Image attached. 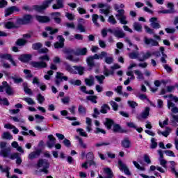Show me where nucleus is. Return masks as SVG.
Here are the masks:
<instances>
[{
  "instance_id": "20e7f679",
  "label": "nucleus",
  "mask_w": 178,
  "mask_h": 178,
  "mask_svg": "<svg viewBox=\"0 0 178 178\" xmlns=\"http://www.w3.org/2000/svg\"><path fill=\"white\" fill-rule=\"evenodd\" d=\"M52 2H54V0H46L43 2L42 5L33 6V9L39 13H42V12L45 10V9H47V8L49 7L50 3H52Z\"/></svg>"
},
{
  "instance_id": "393cba45",
  "label": "nucleus",
  "mask_w": 178,
  "mask_h": 178,
  "mask_svg": "<svg viewBox=\"0 0 178 178\" xmlns=\"http://www.w3.org/2000/svg\"><path fill=\"white\" fill-rule=\"evenodd\" d=\"M95 79L93 76H90L89 78L85 79V83L86 86L91 87V86H94L95 84Z\"/></svg>"
},
{
  "instance_id": "4c0bfd02",
  "label": "nucleus",
  "mask_w": 178,
  "mask_h": 178,
  "mask_svg": "<svg viewBox=\"0 0 178 178\" xmlns=\"http://www.w3.org/2000/svg\"><path fill=\"white\" fill-rule=\"evenodd\" d=\"M129 57L130 59H138V58H140V53L138 51H133L129 54Z\"/></svg>"
},
{
  "instance_id": "c756f323",
  "label": "nucleus",
  "mask_w": 178,
  "mask_h": 178,
  "mask_svg": "<svg viewBox=\"0 0 178 178\" xmlns=\"http://www.w3.org/2000/svg\"><path fill=\"white\" fill-rule=\"evenodd\" d=\"M99 19V15L97 14H93L92 16V21L96 27H99V23H98V19Z\"/></svg>"
},
{
  "instance_id": "a18cd8bd",
  "label": "nucleus",
  "mask_w": 178,
  "mask_h": 178,
  "mask_svg": "<svg viewBox=\"0 0 178 178\" xmlns=\"http://www.w3.org/2000/svg\"><path fill=\"white\" fill-rule=\"evenodd\" d=\"M40 48H42V44L40 42L33 43L32 44V49H34V51H38Z\"/></svg>"
},
{
  "instance_id": "f03ea898",
  "label": "nucleus",
  "mask_w": 178,
  "mask_h": 178,
  "mask_svg": "<svg viewBox=\"0 0 178 178\" xmlns=\"http://www.w3.org/2000/svg\"><path fill=\"white\" fill-rule=\"evenodd\" d=\"M63 52L65 54V58L71 62L77 63L80 61L79 58H74L73 55H78L76 51L72 48H67L63 50Z\"/></svg>"
},
{
  "instance_id": "680f3d73",
  "label": "nucleus",
  "mask_w": 178,
  "mask_h": 178,
  "mask_svg": "<svg viewBox=\"0 0 178 178\" xmlns=\"http://www.w3.org/2000/svg\"><path fill=\"white\" fill-rule=\"evenodd\" d=\"M76 29L79 30L81 33H86V28H84V26H83L81 23L78 24Z\"/></svg>"
},
{
  "instance_id": "c03bdc74",
  "label": "nucleus",
  "mask_w": 178,
  "mask_h": 178,
  "mask_svg": "<svg viewBox=\"0 0 178 178\" xmlns=\"http://www.w3.org/2000/svg\"><path fill=\"white\" fill-rule=\"evenodd\" d=\"M96 56V58L98 59H104V58H107L108 57V53L106 51H102L99 55L98 54H95Z\"/></svg>"
},
{
  "instance_id": "a19ab883",
  "label": "nucleus",
  "mask_w": 178,
  "mask_h": 178,
  "mask_svg": "<svg viewBox=\"0 0 178 178\" xmlns=\"http://www.w3.org/2000/svg\"><path fill=\"white\" fill-rule=\"evenodd\" d=\"M27 44V40L24 39H18L16 42V44L18 45V47H24Z\"/></svg>"
},
{
  "instance_id": "de8ad7c7",
  "label": "nucleus",
  "mask_w": 178,
  "mask_h": 178,
  "mask_svg": "<svg viewBox=\"0 0 178 178\" xmlns=\"http://www.w3.org/2000/svg\"><path fill=\"white\" fill-rule=\"evenodd\" d=\"M125 42H127L129 47H134V49L138 51V47H137V44H133V43H131V40H130L129 38H125Z\"/></svg>"
},
{
  "instance_id": "864d4df0",
  "label": "nucleus",
  "mask_w": 178,
  "mask_h": 178,
  "mask_svg": "<svg viewBox=\"0 0 178 178\" xmlns=\"http://www.w3.org/2000/svg\"><path fill=\"white\" fill-rule=\"evenodd\" d=\"M97 96H88L86 97V99H88V101H90L91 102H92L93 104H97Z\"/></svg>"
},
{
  "instance_id": "f8f14e48",
  "label": "nucleus",
  "mask_w": 178,
  "mask_h": 178,
  "mask_svg": "<svg viewBox=\"0 0 178 178\" xmlns=\"http://www.w3.org/2000/svg\"><path fill=\"white\" fill-rule=\"evenodd\" d=\"M143 41L146 45H149L150 47H159V42L152 38L145 37Z\"/></svg>"
},
{
  "instance_id": "72a5a7b5",
  "label": "nucleus",
  "mask_w": 178,
  "mask_h": 178,
  "mask_svg": "<svg viewBox=\"0 0 178 178\" xmlns=\"http://www.w3.org/2000/svg\"><path fill=\"white\" fill-rule=\"evenodd\" d=\"M73 68L74 69V70H76L78 72V74L80 76H83V74H84V67H81V66H73Z\"/></svg>"
},
{
  "instance_id": "dca6fc26",
  "label": "nucleus",
  "mask_w": 178,
  "mask_h": 178,
  "mask_svg": "<svg viewBox=\"0 0 178 178\" xmlns=\"http://www.w3.org/2000/svg\"><path fill=\"white\" fill-rule=\"evenodd\" d=\"M35 19L39 23H49L51 18L46 15H36Z\"/></svg>"
},
{
  "instance_id": "49530a36",
  "label": "nucleus",
  "mask_w": 178,
  "mask_h": 178,
  "mask_svg": "<svg viewBox=\"0 0 178 178\" xmlns=\"http://www.w3.org/2000/svg\"><path fill=\"white\" fill-rule=\"evenodd\" d=\"M45 30H47V31H50L49 34H51V35L56 34V33H58V31H59V30L58 29H53L52 27H51V26H47L45 28Z\"/></svg>"
},
{
  "instance_id": "3c124183",
  "label": "nucleus",
  "mask_w": 178,
  "mask_h": 178,
  "mask_svg": "<svg viewBox=\"0 0 178 178\" xmlns=\"http://www.w3.org/2000/svg\"><path fill=\"white\" fill-rule=\"evenodd\" d=\"M172 131V129L170 128H169V127H165V131H163L161 133L162 136H163L164 137H168V136H169V134H170V132Z\"/></svg>"
},
{
  "instance_id": "473e14b6",
  "label": "nucleus",
  "mask_w": 178,
  "mask_h": 178,
  "mask_svg": "<svg viewBox=\"0 0 178 178\" xmlns=\"http://www.w3.org/2000/svg\"><path fill=\"white\" fill-rule=\"evenodd\" d=\"M108 111H111V107L108 104H103L101 106L100 113H108Z\"/></svg>"
},
{
  "instance_id": "ddd939ff",
  "label": "nucleus",
  "mask_w": 178,
  "mask_h": 178,
  "mask_svg": "<svg viewBox=\"0 0 178 178\" xmlns=\"http://www.w3.org/2000/svg\"><path fill=\"white\" fill-rule=\"evenodd\" d=\"M151 56H152V53L150 51H147L146 53L142 51L139 54L138 60L139 62H144V60L149 59Z\"/></svg>"
},
{
  "instance_id": "bb28decb",
  "label": "nucleus",
  "mask_w": 178,
  "mask_h": 178,
  "mask_svg": "<svg viewBox=\"0 0 178 178\" xmlns=\"http://www.w3.org/2000/svg\"><path fill=\"white\" fill-rule=\"evenodd\" d=\"M113 120L106 118V121L104 122V126L108 129L111 130L112 129V126H113Z\"/></svg>"
},
{
  "instance_id": "79ce46f5",
  "label": "nucleus",
  "mask_w": 178,
  "mask_h": 178,
  "mask_svg": "<svg viewBox=\"0 0 178 178\" xmlns=\"http://www.w3.org/2000/svg\"><path fill=\"white\" fill-rule=\"evenodd\" d=\"M24 90L26 94H29V95H33V92L31 91V89L29 88L27 86V83H24Z\"/></svg>"
},
{
  "instance_id": "4d7b16f0",
  "label": "nucleus",
  "mask_w": 178,
  "mask_h": 178,
  "mask_svg": "<svg viewBox=\"0 0 178 178\" xmlns=\"http://www.w3.org/2000/svg\"><path fill=\"white\" fill-rule=\"evenodd\" d=\"M110 105H111L113 111H118V108H119V105H118V103H116V102L111 101Z\"/></svg>"
},
{
  "instance_id": "412c9836",
  "label": "nucleus",
  "mask_w": 178,
  "mask_h": 178,
  "mask_svg": "<svg viewBox=\"0 0 178 178\" xmlns=\"http://www.w3.org/2000/svg\"><path fill=\"white\" fill-rule=\"evenodd\" d=\"M145 30L146 33H148V34H154V38H156V40H159V41H161V36H159L156 34H155V33L154 32V29H152L147 26H145Z\"/></svg>"
},
{
  "instance_id": "8fccbe9b",
  "label": "nucleus",
  "mask_w": 178,
  "mask_h": 178,
  "mask_svg": "<svg viewBox=\"0 0 178 178\" xmlns=\"http://www.w3.org/2000/svg\"><path fill=\"white\" fill-rule=\"evenodd\" d=\"M37 100L38 101L39 104H44V102L45 101V97H44V96H42V95H41V93H39L37 95Z\"/></svg>"
},
{
  "instance_id": "39448f33",
  "label": "nucleus",
  "mask_w": 178,
  "mask_h": 178,
  "mask_svg": "<svg viewBox=\"0 0 178 178\" xmlns=\"http://www.w3.org/2000/svg\"><path fill=\"white\" fill-rule=\"evenodd\" d=\"M37 166L38 168H42V169L40 170V172H43L45 175H48L47 169L49 168V163H48L47 160L42 159H39Z\"/></svg>"
},
{
  "instance_id": "f3484780",
  "label": "nucleus",
  "mask_w": 178,
  "mask_h": 178,
  "mask_svg": "<svg viewBox=\"0 0 178 178\" xmlns=\"http://www.w3.org/2000/svg\"><path fill=\"white\" fill-rule=\"evenodd\" d=\"M150 26L153 29H161V24H159V21H158V18L154 17L149 19Z\"/></svg>"
},
{
  "instance_id": "6e6d98bb",
  "label": "nucleus",
  "mask_w": 178,
  "mask_h": 178,
  "mask_svg": "<svg viewBox=\"0 0 178 178\" xmlns=\"http://www.w3.org/2000/svg\"><path fill=\"white\" fill-rule=\"evenodd\" d=\"M104 60L107 65H112V63H113V57L107 56L104 58Z\"/></svg>"
},
{
  "instance_id": "c85d7f7f",
  "label": "nucleus",
  "mask_w": 178,
  "mask_h": 178,
  "mask_svg": "<svg viewBox=\"0 0 178 178\" xmlns=\"http://www.w3.org/2000/svg\"><path fill=\"white\" fill-rule=\"evenodd\" d=\"M63 7V1L62 0H56V4L52 6L53 9H62Z\"/></svg>"
},
{
  "instance_id": "f704fd0d",
  "label": "nucleus",
  "mask_w": 178,
  "mask_h": 178,
  "mask_svg": "<svg viewBox=\"0 0 178 178\" xmlns=\"http://www.w3.org/2000/svg\"><path fill=\"white\" fill-rule=\"evenodd\" d=\"M113 131L114 133H125L124 130L122 129V127H120V125L119 124H115L113 126Z\"/></svg>"
},
{
  "instance_id": "0e129e2a",
  "label": "nucleus",
  "mask_w": 178,
  "mask_h": 178,
  "mask_svg": "<svg viewBox=\"0 0 178 178\" xmlns=\"http://www.w3.org/2000/svg\"><path fill=\"white\" fill-rule=\"evenodd\" d=\"M35 118L37 120V123H40L44 120V118L42 115H40L38 114L35 115Z\"/></svg>"
},
{
  "instance_id": "bf43d9fd",
  "label": "nucleus",
  "mask_w": 178,
  "mask_h": 178,
  "mask_svg": "<svg viewBox=\"0 0 178 178\" xmlns=\"http://www.w3.org/2000/svg\"><path fill=\"white\" fill-rule=\"evenodd\" d=\"M24 73L26 74V79H31L33 77V74L29 70H24Z\"/></svg>"
},
{
  "instance_id": "1a4fd4ad",
  "label": "nucleus",
  "mask_w": 178,
  "mask_h": 178,
  "mask_svg": "<svg viewBox=\"0 0 178 178\" xmlns=\"http://www.w3.org/2000/svg\"><path fill=\"white\" fill-rule=\"evenodd\" d=\"M151 108L149 107L145 108L144 111L140 114L136 115V119L138 120H141L142 119H147L148 116H149V111Z\"/></svg>"
},
{
  "instance_id": "2f4dec72",
  "label": "nucleus",
  "mask_w": 178,
  "mask_h": 178,
  "mask_svg": "<svg viewBox=\"0 0 178 178\" xmlns=\"http://www.w3.org/2000/svg\"><path fill=\"white\" fill-rule=\"evenodd\" d=\"M104 76H106V77H108V76H113V74H115V72L113 70H109L108 68H106V66L104 67V72H103Z\"/></svg>"
},
{
  "instance_id": "5fc2aeb1",
  "label": "nucleus",
  "mask_w": 178,
  "mask_h": 178,
  "mask_svg": "<svg viewBox=\"0 0 178 178\" xmlns=\"http://www.w3.org/2000/svg\"><path fill=\"white\" fill-rule=\"evenodd\" d=\"M159 161L160 162V165L163 166V168H165V169L168 168L166 166V163H168V161L163 159V157L159 158Z\"/></svg>"
},
{
  "instance_id": "9d476101",
  "label": "nucleus",
  "mask_w": 178,
  "mask_h": 178,
  "mask_svg": "<svg viewBox=\"0 0 178 178\" xmlns=\"http://www.w3.org/2000/svg\"><path fill=\"white\" fill-rule=\"evenodd\" d=\"M98 8H100L99 12L100 13H104L105 16H108L109 15V12L111 10V6H107L106 4H104L102 3H98Z\"/></svg>"
},
{
  "instance_id": "6e6552de",
  "label": "nucleus",
  "mask_w": 178,
  "mask_h": 178,
  "mask_svg": "<svg viewBox=\"0 0 178 178\" xmlns=\"http://www.w3.org/2000/svg\"><path fill=\"white\" fill-rule=\"evenodd\" d=\"M95 59L98 60L97 58H96L95 54L93 56H90L87 57V58H86V63L90 70H91V69H92L93 67H95V66H97V65L95 64Z\"/></svg>"
},
{
  "instance_id": "e2e57ef3",
  "label": "nucleus",
  "mask_w": 178,
  "mask_h": 178,
  "mask_svg": "<svg viewBox=\"0 0 178 178\" xmlns=\"http://www.w3.org/2000/svg\"><path fill=\"white\" fill-rule=\"evenodd\" d=\"M10 119L14 122H20L21 123H24V120L20 119L17 117L10 116Z\"/></svg>"
},
{
  "instance_id": "4468645a",
  "label": "nucleus",
  "mask_w": 178,
  "mask_h": 178,
  "mask_svg": "<svg viewBox=\"0 0 178 178\" xmlns=\"http://www.w3.org/2000/svg\"><path fill=\"white\" fill-rule=\"evenodd\" d=\"M20 9L17 8V6H11L5 10V15L4 16L6 17H8V16H10V15H13V12H19Z\"/></svg>"
},
{
  "instance_id": "052dcab7",
  "label": "nucleus",
  "mask_w": 178,
  "mask_h": 178,
  "mask_svg": "<svg viewBox=\"0 0 178 178\" xmlns=\"http://www.w3.org/2000/svg\"><path fill=\"white\" fill-rule=\"evenodd\" d=\"M95 79L99 81V84H102L104 83V80H105V76L102 75V76H95Z\"/></svg>"
},
{
  "instance_id": "cd10ccee",
  "label": "nucleus",
  "mask_w": 178,
  "mask_h": 178,
  "mask_svg": "<svg viewBox=\"0 0 178 178\" xmlns=\"http://www.w3.org/2000/svg\"><path fill=\"white\" fill-rule=\"evenodd\" d=\"M65 70L69 72L70 73H72V74H77V71L74 70V68L72 67V65H69L68 63L65 64Z\"/></svg>"
},
{
  "instance_id": "aec40b11",
  "label": "nucleus",
  "mask_w": 178,
  "mask_h": 178,
  "mask_svg": "<svg viewBox=\"0 0 178 178\" xmlns=\"http://www.w3.org/2000/svg\"><path fill=\"white\" fill-rule=\"evenodd\" d=\"M104 173L106 175V177H102V175H99V178H112L113 177V172H112V170L111 168H104Z\"/></svg>"
},
{
  "instance_id": "0eeeda50",
  "label": "nucleus",
  "mask_w": 178,
  "mask_h": 178,
  "mask_svg": "<svg viewBox=\"0 0 178 178\" xmlns=\"http://www.w3.org/2000/svg\"><path fill=\"white\" fill-rule=\"evenodd\" d=\"M33 20V15H24L22 18H19L17 19V24H30Z\"/></svg>"
},
{
  "instance_id": "e433bc0d",
  "label": "nucleus",
  "mask_w": 178,
  "mask_h": 178,
  "mask_svg": "<svg viewBox=\"0 0 178 178\" xmlns=\"http://www.w3.org/2000/svg\"><path fill=\"white\" fill-rule=\"evenodd\" d=\"M5 27H6V29H8L19 28V26L15 24V23H13V22H6L5 24Z\"/></svg>"
},
{
  "instance_id": "a211bd4d",
  "label": "nucleus",
  "mask_w": 178,
  "mask_h": 178,
  "mask_svg": "<svg viewBox=\"0 0 178 178\" xmlns=\"http://www.w3.org/2000/svg\"><path fill=\"white\" fill-rule=\"evenodd\" d=\"M114 36L117 38H124L126 33L120 28H116L114 32Z\"/></svg>"
},
{
  "instance_id": "37998d69",
  "label": "nucleus",
  "mask_w": 178,
  "mask_h": 178,
  "mask_svg": "<svg viewBox=\"0 0 178 178\" xmlns=\"http://www.w3.org/2000/svg\"><path fill=\"white\" fill-rule=\"evenodd\" d=\"M22 99L27 102L28 105H35V102L31 97H24Z\"/></svg>"
},
{
  "instance_id": "ea45409f",
  "label": "nucleus",
  "mask_w": 178,
  "mask_h": 178,
  "mask_svg": "<svg viewBox=\"0 0 178 178\" xmlns=\"http://www.w3.org/2000/svg\"><path fill=\"white\" fill-rule=\"evenodd\" d=\"M1 137L3 140H12L13 138V136L9 132H4Z\"/></svg>"
},
{
  "instance_id": "774afa93",
  "label": "nucleus",
  "mask_w": 178,
  "mask_h": 178,
  "mask_svg": "<svg viewBox=\"0 0 178 178\" xmlns=\"http://www.w3.org/2000/svg\"><path fill=\"white\" fill-rule=\"evenodd\" d=\"M63 144H64V145L67 147H69L72 145V143H70V140L68 139H66V138H65L63 140Z\"/></svg>"
},
{
  "instance_id": "5701e85b",
  "label": "nucleus",
  "mask_w": 178,
  "mask_h": 178,
  "mask_svg": "<svg viewBox=\"0 0 178 178\" xmlns=\"http://www.w3.org/2000/svg\"><path fill=\"white\" fill-rule=\"evenodd\" d=\"M131 144V142L130 141V139H129V138H124L121 142V145L123 148H130Z\"/></svg>"
},
{
  "instance_id": "7ed1b4c3",
  "label": "nucleus",
  "mask_w": 178,
  "mask_h": 178,
  "mask_svg": "<svg viewBox=\"0 0 178 178\" xmlns=\"http://www.w3.org/2000/svg\"><path fill=\"white\" fill-rule=\"evenodd\" d=\"M6 145H8L6 142L0 141V156L3 158H8L12 149L10 147H7Z\"/></svg>"
},
{
  "instance_id": "13d9d810",
  "label": "nucleus",
  "mask_w": 178,
  "mask_h": 178,
  "mask_svg": "<svg viewBox=\"0 0 178 178\" xmlns=\"http://www.w3.org/2000/svg\"><path fill=\"white\" fill-rule=\"evenodd\" d=\"M77 133H79L80 136L82 137H88V136L87 135V133L84 131V129H76Z\"/></svg>"
},
{
  "instance_id": "6ab92c4d",
  "label": "nucleus",
  "mask_w": 178,
  "mask_h": 178,
  "mask_svg": "<svg viewBox=\"0 0 178 178\" xmlns=\"http://www.w3.org/2000/svg\"><path fill=\"white\" fill-rule=\"evenodd\" d=\"M0 58L1 59H6L7 60H9L13 66H17L16 63L13 60V58H12V55L8 54H1Z\"/></svg>"
},
{
  "instance_id": "58836bf2",
  "label": "nucleus",
  "mask_w": 178,
  "mask_h": 178,
  "mask_svg": "<svg viewBox=\"0 0 178 178\" xmlns=\"http://www.w3.org/2000/svg\"><path fill=\"white\" fill-rule=\"evenodd\" d=\"M134 73L137 76L138 80H144V74H143V72H141V71L136 70H134Z\"/></svg>"
},
{
  "instance_id": "9b49d317",
  "label": "nucleus",
  "mask_w": 178,
  "mask_h": 178,
  "mask_svg": "<svg viewBox=\"0 0 178 178\" xmlns=\"http://www.w3.org/2000/svg\"><path fill=\"white\" fill-rule=\"evenodd\" d=\"M118 165H119V169L121 170V172H124L126 175L128 176H130L131 173L130 172V170H129V168L127 165L122 161V160L118 161Z\"/></svg>"
},
{
  "instance_id": "7c9ffc66",
  "label": "nucleus",
  "mask_w": 178,
  "mask_h": 178,
  "mask_svg": "<svg viewBox=\"0 0 178 178\" xmlns=\"http://www.w3.org/2000/svg\"><path fill=\"white\" fill-rule=\"evenodd\" d=\"M133 27L136 31L138 33H141L143 31V26L139 22H134L133 24Z\"/></svg>"
},
{
  "instance_id": "603ef678",
  "label": "nucleus",
  "mask_w": 178,
  "mask_h": 178,
  "mask_svg": "<svg viewBox=\"0 0 178 178\" xmlns=\"http://www.w3.org/2000/svg\"><path fill=\"white\" fill-rule=\"evenodd\" d=\"M105 145H111V143L107 142V143H104V142H100L95 144V147L96 148H99V147H104Z\"/></svg>"
},
{
  "instance_id": "f257e3e1",
  "label": "nucleus",
  "mask_w": 178,
  "mask_h": 178,
  "mask_svg": "<svg viewBox=\"0 0 178 178\" xmlns=\"http://www.w3.org/2000/svg\"><path fill=\"white\" fill-rule=\"evenodd\" d=\"M38 60L40 61H31L29 64L35 69H45L48 67V64L46 62H49V56L47 54L40 56L38 58Z\"/></svg>"
},
{
  "instance_id": "c9c22d12",
  "label": "nucleus",
  "mask_w": 178,
  "mask_h": 178,
  "mask_svg": "<svg viewBox=\"0 0 178 178\" xmlns=\"http://www.w3.org/2000/svg\"><path fill=\"white\" fill-rule=\"evenodd\" d=\"M88 51L87 50V48L83 47L82 49H77L76 53L77 55L84 56V55H87Z\"/></svg>"
},
{
  "instance_id": "b1692460",
  "label": "nucleus",
  "mask_w": 178,
  "mask_h": 178,
  "mask_svg": "<svg viewBox=\"0 0 178 178\" xmlns=\"http://www.w3.org/2000/svg\"><path fill=\"white\" fill-rule=\"evenodd\" d=\"M31 59V54H22L19 57V60H21V62H29Z\"/></svg>"
},
{
  "instance_id": "4be33fe9",
  "label": "nucleus",
  "mask_w": 178,
  "mask_h": 178,
  "mask_svg": "<svg viewBox=\"0 0 178 178\" xmlns=\"http://www.w3.org/2000/svg\"><path fill=\"white\" fill-rule=\"evenodd\" d=\"M41 154V150L38 149L35 152H31L29 155V159H31V161H33V159H35V158H38L40 155Z\"/></svg>"
},
{
  "instance_id": "a878e982",
  "label": "nucleus",
  "mask_w": 178,
  "mask_h": 178,
  "mask_svg": "<svg viewBox=\"0 0 178 178\" xmlns=\"http://www.w3.org/2000/svg\"><path fill=\"white\" fill-rule=\"evenodd\" d=\"M11 79L13 80L15 84H20V83H23V79L16 74L11 76Z\"/></svg>"
},
{
  "instance_id": "2eb2a0df",
  "label": "nucleus",
  "mask_w": 178,
  "mask_h": 178,
  "mask_svg": "<svg viewBox=\"0 0 178 178\" xmlns=\"http://www.w3.org/2000/svg\"><path fill=\"white\" fill-rule=\"evenodd\" d=\"M47 138L48 141L47 142V145L48 148H54L56 144V138L54 137V135H49Z\"/></svg>"
},
{
  "instance_id": "338daca9",
  "label": "nucleus",
  "mask_w": 178,
  "mask_h": 178,
  "mask_svg": "<svg viewBox=\"0 0 178 178\" xmlns=\"http://www.w3.org/2000/svg\"><path fill=\"white\" fill-rule=\"evenodd\" d=\"M0 104L1 105H6L8 106L9 105V101L6 98L1 99L0 97Z\"/></svg>"
},
{
  "instance_id": "423d86ee",
  "label": "nucleus",
  "mask_w": 178,
  "mask_h": 178,
  "mask_svg": "<svg viewBox=\"0 0 178 178\" xmlns=\"http://www.w3.org/2000/svg\"><path fill=\"white\" fill-rule=\"evenodd\" d=\"M115 17H117L121 24L126 25L129 23L127 19V17L124 15V10L123 9L118 10V14L115 15Z\"/></svg>"
},
{
  "instance_id": "69168bd1",
  "label": "nucleus",
  "mask_w": 178,
  "mask_h": 178,
  "mask_svg": "<svg viewBox=\"0 0 178 178\" xmlns=\"http://www.w3.org/2000/svg\"><path fill=\"white\" fill-rule=\"evenodd\" d=\"M65 17L68 19L69 20H74V15L70 13H65Z\"/></svg>"
},
{
  "instance_id": "09e8293b",
  "label": "nucleus",
  "mask_w": 178,
  "mask_h": 178,
  "mask_svg": "<svg viewBox=\"0 0 178 178\" xmlns=\"http://www.w3.org/2000/svg\"><path fill=\"white\" fill-rule=\"evenodd\" d=\"M107 22H108V23H110L111 24H113V25L118 23V22L116 21V19H115V17L113 15L109 16Z\"/></svg>"
}]
</instances>
